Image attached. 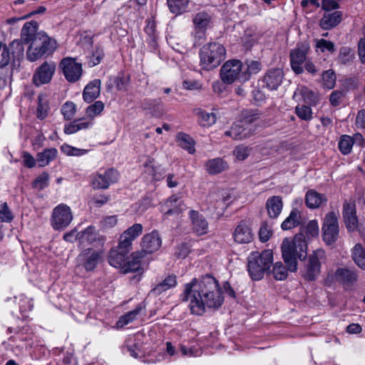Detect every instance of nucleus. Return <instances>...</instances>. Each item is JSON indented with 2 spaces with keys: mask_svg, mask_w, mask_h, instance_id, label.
Here are the masks:
<instances>
[{
  "mask_svg": "<svg viewBox=\"0 0 365 365\" xmlns=\"http://www.w3.org/2000/svg\"><path fill=\"white\" fill-rule=\"evenodd\" d=\"M183 294V301H190L191 312L197 315H202L205 307L218 309L224 302L217 281L210 274L200 279L195 278L186 284Z\"/></svg>",
  "mask_w": 365,
  "mask_h": 365,
  "instance_id": "nucleus-1",
  "label": "nucleus"
},
{
  "mask_svg": "<svg viewBox=\"0 0 365 365\" xmlns=\"http://www.w3.org/2000/svg\"><path fill=\"white\" fill-rule=\"evenodd\" d=\"M282 258L290 272H296L297 260L303 261L307 257V244L302 233L294 235L293 239L284 238L281 245Z\"/></svg>",
  "mask_w": 365,
  "mask_h": 365,
  "instance_id": "nucleus-2",
  "label": "nucleus"
},
{
  "mask_svg": "<svg viewBox=\"0 0 365 365\" xmlns=\"http://www.w3.org/2000/svg\"><path fill=\"white\" fill-rule=\"evenodd\" d=\"M272 262L273 254L271 250L252 252L247 258V269L252 279L260 280L264 274H270L269 268Z\"/></svg>",
  "mask_w": 365,
  "mask_h": 365,
  "instance_id": "nucleus-3",
  "label": "nucleus"
},
{
  "mask_svg": "<svg viewBox=\"0 0 365 365\" xmlns=\"http://www.w3.org/2000/svg\"><path fill=\"white\" fill-rule=\"evenodd\" d=\"M200 65L206 71H211L220 66L225 59L226 49L218 42H210L200 50Z\"/></svg>",
  "mask_w": 365,
  "mask_h": 365,
  "instance_id": "nucleus-4",
  "label": "nucleus"
},
{
  "mask_svg": "<svg viewBox=\"0 0 365 365\" xmlns=\"http://www.w3.org/2000/svg\"><path fill=\"white\" fill-rule=\"evenodd\" d=\"M56 48V41L46 33L39 32L29 46L26 58L29 61H36L53 53Z\"/></svg>",
  "mask_w": 365,
  "mask_h": 365,
  "instance_id": "nucleus-5",
  "label": "nucleus"
},
{
  "mask_svg": "<svg viewBox=\"0 0 365 365\" xmlns=\"http://www.w3.org/2000/svg\"><path fill=\"white\" fill-rule=\"evenodd\" d=\"M325 259V251L322 249H317L310 254L303 274L305 279L308 281L315 280L317 276L320 273L321 264Z\"/></svg>",
  "mask_w": 365,
  "mask_h": 365,
  "instance_id": "nucleus-6",
  "label": "nucleus"
},
{
  "mask_svg": "<svg viewBox=\"0 0 365 365\" xmlns=\"http://www.w3.org/2000/svg\"><path fill=\"white\" fill-rule=\"evenodd\" d=\"M339 234V223L334 212H328L324 219L322 225V238L327 245L335 243Z\"/></svg>",
  "mask_w": 365,
  "mask_h": 365,
  "instance_id": "nucleus-7",
  "label": "nucleus"
},
{
  "mask_svg": "<svg viewBox=\"0 0 365 365\" xmlns=\"http://www.w3.org/2000/svg\"><path fill=\"white\" fill-rule=\"evenodd\" d=\"M78 266L83 267L86 271L94 270L102 259V252L92 248L84 249L77 257Z\"/></svg>",
  "mask_w": 365,
  "mask_h": 365,
  "instance_id": "nucleus-8",
  "label": "nucleus"
},
{
  "mask_svg": "<svg viewBox=\"0 0 365 365\" xmlns=\"http://www.w3.org/2000/svg\"><path fill=\"white\" fill-rule=\"evenodd\" d=\"M242 71V63L237 59L226 61L220 69V76L223 82L228 84L240 79Z\"/></svg>",
  "mask_w": 365,
  "mask_h": 365,
  "instance_id": "nucleus-9",
  "label": "nucleus"
},
{
  "mask_svg": "<svg viewBox=\"0 0 365 365\" xmlns=\"http://www.w3.org/2000/svg\"><path fill=\"white\" fill-rule=\"evenodd\" d=\"M309 51V46L307 43H298L296 48L290 51L291 67L295 73L300 74L303 73L302 64L306 61Z\"/></svg>",
  "mask_w": 365,
  "mask_h": 365,
  "instance_id": "nucleus-10",
  "label": "nucleus"
},
{
  "mask_svg": "<svg viewBox=\"0 0 365 365\" xmlns=\"http://www.w3.org/2000/svg\"><path fill=\"white\" fill-rule=\"evenodd\" d=\"M72 218L70 207L66 205H59L53 210L51 223L55 230H61L66 227Z\"/></svg>",
  "mask_w": 365,
  "mask_h": 365,
  "instance_id": "nucleus-11",
  "label": "nucleus"
},
{
  "mask_svg": "<svg viewBox=\"0 0 365 365\" xmlns=\"http://www.w3.org/2000/svg\"><path fill=\"white\" fill-rule=\"evenodd\" d=\"M63 75L69 82H76L82 75V65L72 58H64L60 63Z\"/></svg>",
  "mask_w": 365,
  "mask_h": 365,
  "instance_id": "nucleus-12",
  "label": "nucleus"
},
{
  "mask_svg": "<svg viewBox=\"0 0 365 365\" xmlns=\"http://www.w3.org/2000/svg\"><path fill=\"white\" fill-rule=\"evenodd\" d=\"M56 71V64L53 61H44L36 68L33 75V83L36 86L48 83L51 81Z\"/></svg>",
  "mask_w": 365,
  "mask_h": 365,
  "instance_id": "nucleus-13",
  "label": "nucleus"
},
{
  "mask_svg": "<svg viewBox=\"0 0 365 365\" xmlns=\"http://www.w3.org/2000/svg\"><path fill=\"white\" fill-rule=\"evenodd\" d=\"M284 76L282 69L278 68H270L264 73L259 82L262 83V87L269 91H275L282 84Z\"/></svg>",
  "mask_w": 365,
  "mask_h": 365,
  "instance_id": "nucleus-14",
  "label": "nucleus"
},
{
  "mask_svg": "<svg viewBox=\"0 0 365 365\" xmlns=\"http://www.w3.org/2000/svg\"><path fill=\"white\" fill-rule=\"evenodd\" d=\"M257 114H252L250 115L244 116L243 120L240 124H235L231 127L229 130L225 131V135L232 138L234 140H242L250 136V130H247L245 125L247 123H251L255 120L258 119Z\"/></svg>",
  "mask_w": 365,
  "mask_h": 365,
  "instance_id": "nucleus-15",
  "label": "nucleus"
},
{
  "mask_svg": "<svg viewBox=\"0 0 365 365\" xmlns=\"http://www.w3.org/2000/svg\"><path fill=\"white\" fill-rule=\"evenodd\" d=\"M162 245L161 238L157 231H153L143 236L141 240L142 252L153 253L157 251Z\"/></svg>",
  "mask_w": 365,
  "mask_h": 365,
  "instance_id": "nucleus-16",
  "label": "nucleus"
},
{
  "mask_svg": "<svg viewBox=\"0 0 365 365\" xmlns=\"http://www.w3.org/2000/svg\"><path fill=\"white\" fill-rule=\"evenodd\" d=\"M145 257L142 251L135 252L130 257H126V260L123 266L124 273L134 272L140 269L141 260Z\"/></svg>",
  "mask_w": 365,
  "mask_h": 365,
  "instance_id": "nucleus-17",
  "label": "nucleus"
},
{
  "mask_svg": "<svg viewBox=\"0 0 365 365\" xmlns=\"http://www.w3.org/2000/svg\"><path fill=\"white\" fill-rule=\"evenodd\" d=\"M233 238L236 242L240 244L249 243L252 240L253 235L245 222H240L236 227L233 233Z\"/></svg>",
  "mask_w": 365,
  "mask_h": 365,
  "instance_id": "nucleus-18",
  "label": "nucleus"
},
{
  "mask_svg": "<svg viewBox=\"0 0 365 365\" xmlns=\"http://www.w3.org/2000/svg\"><path fill=\"white\" fill-rule=\"evenodd\" d=\"M341 11H327L324 13L322 18L320 19L319 26L324 30H329L336 26L341 22Z\"/></svg>",
  "mask_w": 365,
  "mask_h": 365,
  "instance_id": "nucleus-19",
  "label": "nucleus"
},
{
  "mask_svg": "<svg viewBox=\"0 0 365 365\" xmlns=\"http://www.w3.org/2000/svg\"><path fill=\"white\" fill-rule=\"evenodd\" d=\"M190 217L192 220V230L198 235L206 234L208 232V223L205 218L198 212L190 211Z\"/></svg>",
  "mask_w": 365,
  "mask_h": 365,
  "instance_id": "nucleus-20",
  "label": "nucleus"
},
{
  "mask_svg": "<svg viewBox=\"0 0 365 365\" xmlns=\"http://www.w3.org/2000/svg\"><path fill=\"white\" fill-rule=\"evenodd\" d=\"M38 26V24L35 21L25 23L21 31V39L24 43H31L34 41L36 36L39 34L37 32Z\"/></svg>",
  "mask_w": 365,
  "mask_h": 365,
  "instance_id": "nucleus-21",
  "label": "nucleus"
},
{
  "mask_svg": "<svg viewBox=\"0 0 365 365\" xmlns=\"http://www.w3.org/2000/svg\"><path fill=\"white\" fill-rule=\"evenodd\" d=\"M356 141H359L360 144L364 143L361 134H356L353 138L349 135H342L339 142V149L344 155H347L351 153L352 146Z\"/></svg>",
  "mask_w": 365,
  "mask_h": 365,
  "instance_id": "nucleus-22",
  "label": "nucleus"
},
{
  "mask_svg": "<svg viewBox=\"0 0 365 365\" xmlns=\"http://www.w3.org/2000/svg\"><path fill=\"white\" fill-rule=\"evenodd\" d=\"M283 207L282 198L280 196H272L267 199L266 209L268 215L271 218H277L282 212Z\"/></svg>",
  "mask_w": 365,
  "mask_h": 365,
  "instance_id": "nucleus-23",
  "label": "nucleus"
},
{
  "mask_svg": "<svg viewBox=\"0 0 365 365\" xmlns=\"http://www.w3.org/2000/svg\"><path fill=\"white\" fill-rule=\"evenodd\" d=\"M163 207L167 209L165 212V215H178L185 210V205L178 196L172 195L165 201Z\"/></svg>",
  "mask_w": 365,
  "mask_h": 365,
  "instance_id": "nucleus-24",
  "label": "nucleus"
},
{
  "mask_svg": "<svg viewBox=\"0 0 365 365\" xmlns=\"http://www.w3.org/2000/svg\"><path fill=\"white\" fill-rule=\"evenodd\" d=\"M101 91V81L95 79L90 82L84 88L83 97L86 102L91 103L98 97Z\"/></svg>",
  "mask_w": 365,
  "mask_h": 365,
  "instance_id": "nucleus-25",
  "label": "nucleus"
},
{
  "mask_svg": "<svg viewBox=\"0 0 365 365\" xmlns=\"http://www.w3.org/2000/svg\"><path fill=\"white\" fill-rule=\"evenodd\" d=\"M302 224V213L297 208H293L289 216L282 222L283 230H289Z\"/></svg>",
  "mask_w": 365,
  "mask_h": 365,
  "instance_id": "nucleus-26",
  "label": "nucleus"
},
{
  "mask_svg": "<svg viewBox=\"0 0 365 365\" xmlns=\"http://www.w3.org/2000/svg\"><path fill=\"white\" fill-rule=\"evenodd\" d=\"M327 201L324 195L320 194L314 190L307 191L305 196V203L309 208L315 209Z\"/></svg>",
  "mask_w": 365,
  "mask_h": 365,
  "instance_id": "nucleus-27",
  "label": "nucleus"
},
{
  "mask_svg": "<svg viewBox=\"0 0 365 365\" xmlns=\"http://www.w3.org/2000/svg\"><path fill=\"white\" fill-rule=\"evenodd\" d=\"M177 284L176 277L174 274L168 275L163 282L158 284L154 288H153L150 294L153 296H158L165 292L166 290L174 287Z\"/></svg>",
  "mask_w": 365,
  "mask_h": 365,
  "instance_id": "nucleus-28",
  "label": "nucleus"
},
{
  "mask_svg": "<svg viewBox=\"0 0 365 365\" xmlns=\"http://www.w3.org/2000/svg\"><path fill=\"white\" fill-rule=\"evenodd\" d=\"M245 65L246 68L240 76V80L243 82L248 81L252 75L257 74L262 69L261 63L258 61H247Z\"/></svg>",
  "mask_w": 365,
  "mask_h": 365,
  "instance_id": "nucleus-29",
  "label": "nucleus"
},
{
  "mask_svg": "<svg viewBox=\"0 0 365 365\" xmlns=\"http://www.w3.org/2000/svg\"><path fill=\"white\" fill-rule=\"evenodd\" d=\"M343 217L346 227L349 230L354 229L356 227L357 219L354 206L351 204H345L343 207Z\"/></svg>",
  "mask_w": 365,
  "mask_h": 365,
  "instance_id": "nucleus-30",
  "label": "nucleus"
},
{
  "mask_svg": "<svg viewBox=\"0 0 365 365\" xmlns=\"http://www.w3.org/2000/svg\"><path fill=\"white\" fill-rule=\"evenodd\" d=\"M128 254V252L118 248L117 250H111L108 256V262L114 267H121L123 268Z\"/></svg>",
  "mask_w": 365,
  "mask_h": 365,
  "instance_id": "nucleus-31",
  "label": "nucleus"
},
{
  "mask_svg": "<svg viewBox=\"0 0 365 365\" xmlns=\"http://www.w3.org/2000/svg\"><path fill=\"white\" fill-rule=\"evenodd\" d=\"M58 151L56 148H51L43 150L36 155V162L40 167H44L57 157Z\"/></svg>",
  "mask_w": 365,
  "mask_h": 365,
  "instance_id": "nucleus-32",
  "label": "nucleus"
},
{
  "mask_svg": "<svg viewBox=\"0 0 365 365\" xmlns=\"http://www.w3.org/2000/svg\"><path fill=\"white\" fill-rule=\"evenodd\" d=\"M336 278L344 284H352L356 281L357 275L352 269L340 268L336 272Z\"/></svg>",
  "mask_w": 365,
  "mask_h": 365,
  "instance_id": "nucleus-33",
  "label": "nucleus"
},
{
  "mask_svg": "<svg viewBox=\"0 0 365 365\" xmlns=\"http://www.w3.org/2000/svg\"><path fill=\"white\" fill-rule=\"evenodd\" d=\"M23 43L24 42L21 39H15L7 46V48L9 49L14 61L16 60L19 61L24 57V48Z\"/></svg>",
  "mask_w": 365,
  "mask_h": 365,
  "instance_id": "nucleus-34",
  "label": "nucleus"
},
{
  "mask_svg": "<svg viewBox=\"0 0 365 365\" xmlns=\"http://www.w3.org/2000/svg\"><path fill=\"white\" fill-rule=\"evenodd\" d=\"M177 140L179 145L187 150L190 154H192L195 153V141L189 135L180 133L177 135Z\"/></svg>",
  "mask_w": 365,
  "mask_h": 365,
  "instance_id": "nucleus-35",
  "label": "nucleus"
},
{
  "mask_svg": "<svg viewBox=\"0 0 365 365\" xmlns=\"http://www.w3.org/2000/svg\"><path fill=\"white\" fill-rule=\"evenodd\" d=\"M354 262L361 269H365V250L360 244H356L352 252Z\"/></svg>",
  "mask_w": 365,
  "mask_h": 365,
  "instance_id": "nucleus-36",
  "label": "nucleus"
},
{
  "mask_svg": "<svg viewBox=\"0 0 365 365\" xmlns=\"http://www.w3.org/2000/svg\"><path fill=\"white\" fill-rule=\"evenodd\" d=\"M207 170L210 174H217L225 168V164L221 158L210 160L206 163Z\"/></svg>",
  "mask_w": 365,
  "mask_h": 365,
  "instance_id": "nucleus-37",
  "label": "nucleus"
},
{
  "mask_svg": "<svg viewBox=\"0 0 365 365\" xmlns=\"http://www.w3.org/2000/svg\"><path fill=\"white\" fill-rule=\"evenodd\" d=\"M289 269L282 262H278L273 266L272 273L276 280H284L287 277Z\"/></svg>",
  "mask_w": 365,
  "mask_h": 365,
  "instance_id": "nucleus-38",
  "label": "nucleus"
},
{
  "mask_svg": "<svg viewBox=\"0 0 365 365\" xmlns=\"http://www.w3.org/2000/svg\"><path fill=\"white\" fill-rule=\"evenodd\" d=\"M336 75L332 69L324 71L322 74V82L324 88L332 89L336 84Z\"/></svg>",
  "mask_w": 365,
  "mask_h": 365,
  "instance_id": "nucleus-39",
  "label": "nucleus"
},
{
  "mask_svg": "<svg viewBox=\"0 0 365 365\" xmlns=\"http://www.w3.org/2000/svg\"><path fill=\"white\" fill-rule=\"evenodd\" d=\"M141 308L137 307L135 309L128 312L125 314L121 316L116 323L118 327H123L125 325L132 322L140 313Z\"/></svg>",
  "mask_w": 365,
  "mask_h": 365,
  "instance_id": "nucleus-40",
  "label": "nucleus"
},
{
  "mask_svg": "<svg viewBox=\"0 0 365 365\" xmlns=\"http://www.w3.org/2000/svg\"><path fill=\"white\" fill-rule=\"evenodd\" d=\"M170 11L173 14H180L185 10L189 0H167Z\"/></svg>",
  "mask_w": 365,
  "mask_h": 365,
  "instance_id": "nucleus-41",
  "label": "nucleus"
},
{
  "mask_svg": "<svg viewBox=\"0 0 365 365\" xmlns=\"http://www.w3.org/2000/svg\"><path fill=\"white\" fill-rule=\"evenodd\" d=\"M89 123L81 122V120H75L72 123L66 125L64 132L66 134H73L81 129H86L88 127Z\"/></svg>",
  "mask_w": 365,
  "mask_h": 365,
  "instance_id": "nucleus-42",
  "label": "nucleus"
},
{
  "mask_svg": "<svg viewBox=\"0 0 365 365\" xmlns=\"http://www.w3.org/2000/svg\"><path fill=\"white\" fill-rule=\"evenodd\" d=\"M80 238L83 242L92 244L98 239V234L96 229L91 226L81 232Z\"/></svg>",
  "mask_w": 365,
  "mask_h": 365,
  "instance_id": "nucleus-43",
  "label": "nucleus"
},
{
  "mask_svg": "<svg viewBox=\"0 0 365 365\" xmlns=\"http://www.w3.org/2000/svg\"><path fill=\"white\" fill-rule=\"evenodd\" d=\"M12 58L9 49L6 44L0 43V68H4L9 65Z\"/></svg>",
  "mask_w": 365,
  "mask_h": 365,
  "instance_id": "nucleus-44",
  "label": "nucleus"
},
{
  "mask_svg": "<svg viewBox=\"0 0 365 365\" xmlns=\"http://www.w3.org/2000/svg\"><path fill=\"white\" fill-rule=\"evenodd\" d=\"M196 29H204L210 23V16L207 13H198L193 19Z\"/></svg>",
  "mask_w": 365,
  "mask_h": 365,
  "instance_id": "nucleus-45",
  "label": "nucleus"
},
{
  "mask_svg": "<svg viewBox=\"0 0 365 365\" xmlns=\"http://www.w3.org/2000/svg\"><path fill=\"white\" fill-rule=\"evenodd\" d=\"M296 115L302 120L309 121L312 118V111L307 106H297L295 108Z\"/></svg>",
  "mask_w": 365,
  "mask_h": 365,
  "instance_id": "nucleus-46",
  "label": "nucleus"
},
{
  "mask_svg": "<svg viewBox=\"0 0 365 365\" xmlns=\"http://www.w3.org/2000/svg\"><path fill=\"white\" fill-rule=\"evenodd\" d=\"M76 112V105L71 101L66 102L61 108V113L66 120H71Z\"/></svg>",
  "mask_w": 365,
  "mask_h": 365,
  "instance_id": "nucleus-47",
  "label": "nucleus"
},
{
  "mask_svg": "<svg viewBox=\"0 0 365 365\" xmlns=\"http://www.w3.org/2000/svg\"><path fill=\"white\" fill-rule=\"evenodd\" d=\"M252 150L251 147L240 145L235 148L233 153L239 160H244L250 155Z\"/></svg>",
  "mask_w": 365,
  "mask_h": 365,
  "instance_id": "nucleus-48",
  "label": "nucleus"
},
{
  "mask_svg": "<svg viewBox=\"0 0 365 365\" xmlns=\"http://www.w3.org/2000/svg\"><path fill=\"white\" fill-rule=\"evenodd\" d=\"M307 238H313L319 235V226L317 220H311L304 227Z\"/></svg>",
  "mask_w": 365,
  "mask_h": 365,
  "instance_id": "nucleus-49",
  "label": "nucleus"
},
{
  "mask_svg": "<svg viewBox=\"0 0 365 365\" xmlns=\"http://www.w3.org/2000/svg\"><path fill=\"white\" fill-rule=\"evenodd\" d=\"M353 58L351 51L349 47H341L339 51L338 61L340 63L346 65L349 63Z\"/></svg>",
  "mask_w": 365,
  "mask_h": 365,
  "instance_id": "nucleus-50",
  "label": "nucleus"
},
{
  "mask_svg": "<svg viewBox=\"0 0 365 365\" xmlns=\"http://www.w3.org/2000/svg\"><path fill=\"white\" fill-rule=\"evenodd\" d=\"M92 185L95 189H106L109 187L108 181H107L104 174H96L93 180Z\"/></svg>",
  "mask_w": 365,
  "mask_h": 365,
  "instance_id": "nucleus-51",
  "label": "nucleus"
},
{
  "mask_svg": "<svg viewBox=\"0 0 365 365\" xmlns=\"http://www.w3.org/2000/svg\"><path fill=\"white\" fill-rule=\"evenodd\" d=\"M113 82L118 91H125L130 82V77L125 74H120L113 79Z\"/></svg>",
  "mask_w": 365,
  "mask_h": 365,
  "instance_id": "nucleus-52",
  "label": "nucleus"
},
{
  "mask_svg": "<svg viewBox=\"0 0 365 365\" xmlns=\"http://www.w3.org/2000/svg\"><path fill=\"white\" fill-rule=\"evenodd\" d=\"M133 241V240L130 239L129 237L125 235V233L123 232L119 239L118 249L129 253L132 248Z\"/></svg>",
  "mask_w": 365,
  "mask_h": 365,
  "instance_id": "nucleus-53",
  "label": "nucleus"
},
{
  "mask_svg": "<svg viewBox=\"0 0 365 365\" xmlns=\"http://www.w3.org/2000/svg\"><path fill=\"white\" fill-rule=\"evenodd\" d=\"M143 232V226L141 224L136 223L134 224L133 226L127 229L123 232L125 233V235H127L130 237V239L134 240L135 238H137L139 235H140Z\"/></svg>",
  "mask_w": 365,
  "mask_h": 365,
  "instance_id": "nucleus-54",
  "label": "nucleus"
},
{
  "mask_svg": "<svg viewBox=\"0 0 365 365\" xmlns=\"http://www.w3.org/2000/svg\"><path fill=\"white\" fill-rule=\"evenodd\" d=\"M199 117L201 119V123L203 126H209L215 123L216 116L213 113H207L205 111H200L198 113Z\"/></svg>",
  "mask_w": 365,
  "mask_h": 365,
  "instance_id": "nucleus-55",
  "label": "nucleus"
},
{
  "mask_svg": "<svg viewBox=\"0 0 365 365\" xmlns=\"http://www.w3.org/2000/svg\"><path fill=\"white\" fill-rule=\"evenodd\" d=\"M48 174L46 173H43L41 175L38 176L34 181L33 182V187L41 190L46 187L48 186Z\"/></svg>",
  "mask_w": 365,
  "mask_h": 365,
  "instance_id": "nucleus-56",
  "label": "nucleus"
},
{
  "mask_svg": "<svg viewBox=\"0 0 365 365\" xmlns=\"http://www.w3.org/2000/svg\"><path fill=\"white\" fill-rule=\"evenodd\" d=\"M103 108L104 104L101 101H96L93 104L89 106L86 108V114L89 117H93L100 114L103 111Z\"/></svg>",
  "mask_w": 365,
  "mask_h": 365,
  "instance_id": "nucleus-57",
  "label": "nucleus"
},
{
  "mask_svg": "<svg viewBox=\"0 0 365 365\" xmlns=\"http://www.w3.org/2000/svg\"><path fill=\"white\" fill-rule=\"evenodd\" d=\"M316 46L321 50L322 52L326 50L331 53L335 51L334 44L331 41L321 38L317 41Z\"/></svg>",
  "mask_w": 365,
  "mask_h": 365,
  "instance_id": "nucleus-58",
  "label": "nucleus"
},
{
  "mask_svg": "<svg viewBox=\"0 0 365 365\" xmlns=\"http://www.w3.org/2000/svg\"><path fill=\"white\" fill-rule=\"evenodd\" d=\"M104 56L102 48L97 47L95 51L93 52L89 64L91 66H94L98 64Z\"/></svg>",
  "mask_w": 365,
  "mask_h": 365,
  "instance_id": "nucleus-59",
  "label": "nucleus"
},
{
  "mask_svg": "<svg viewBox=\"0 0 365 365\" xmlns=\"http://www.w3.org/2000/svg\"><path fill=\"white\" fill-rule=\"evenodd\" d=\"M13 219L11 211L6 202L1 205L0 210V220L2 222H11Z\"/></svg>",
  "mask_w": 365,
  "mask_h": 365,
  "instance_id": "nucleus-60",
  "label": "nucleus"
},
{
  "mask_svg": "<svg viewBox=\"0 0 365 365\" xmlns=\"http://www.w3.org/2000/svg\"><path fill=\"white\" fill-rule=\"evenodd\" d=\"M344 96V93L343 91H334L330 95L329 101L333 106H338Z\"/></svg>",
  "mask_w": 365,
  "mask_h": 365,
  "instance_id": "nucleus-61",
  "label": "nucleus"
},
{
  "mask_svg": "<svg viewBox=\"0 0 365 365\" xmlns=\"http://www.w3.org/2000/svg\"><path fill=\"white\" fill-rule=\"evenodd\" d=\"M302 93L304 98L310 103H315L318 100L317 94L307 88H303Z\"/></svg>",
  "mask_w": 365,
  "mask_h": 365,
  "instance_id": "nucleus-62",
  "label": "nucleus"
},
{
  "mask_svg": "<svg viewBox=\"0 0 365 365\" xmlns=\"http://www.w3.org/2000/svg\"><path fill=\"white\" fill-rule=\"evenodd\" d=\"M272 235V231L268 229L266 225L262 226L259 231V238L261 242L268 241Z\"/></svg>",
  "mask_w": 365,
  "mask_h": 365,
  "instance_id": "nucleus-63",
  "label": "nucleus"
},
{
  "mask_svg": "<svg viewBox=\"0 0 365 365\" xmlns=\"http://www.w3.org/2000/svg\"><path fill=\"white\" fill-rule=\"evenodd\" d=\"M358 53L361 63L365 64V39H360L359 41Z\"/></svg>",
  "mask_w": 365,
  "mask_h": 365,
  "instance_id": "nucleus-64",
  "label": "nucleus"
}]
</instances>
